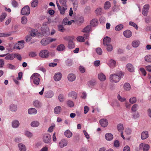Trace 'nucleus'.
<instances>
[{
    "instance_id": "f257e3e1",
    "label": "nucleus",
    "mask_w": 151,
    "mask_h": 151,
    "mask_svg": "<svg viewBox=\"0 0 151 151\" xmlns=\"http://www.w3.org/2000/svg\"><path fill=\"white\" fill-rule=\"evenodd\" d=\"M124 75V73L121 71L111 74L109 76V80L112 83H117L119 81Z\"/></svg>"
},
{
    "instance_id": "f03ea898",
    "label": "nucleus",
    "mask_w": 151,
    "mask_h": 151,
    "mask_svg": "<svg viewBox=\"0 0 151 151\" xmlns=\"http://www.w3.org/2000/svg\"><path fill=\"white\" fill-rule=\"evenodd\" d=\"M40 75L39 74L35 73L32 75L30 77V79L33 81V83L35 85H38L39 84L40 81Z\"/></svg>"
},
{
    "instance_id": "7ed1b4c3",
    "label": "nucleus",
    "mask_w": 151,
    "mask_h": 151,
    "mask_svg": "<svg viewBox=\"0 0 151 151\" xmlns=\"http://www.w3.org/2000/svg\"><path fill=\"white\" fill-rule=\"evenodd\" d=\"M69 36L67 37L64 38V39L68 42V47L70 49H72L75 47V44L74 42L70 38Z\"/></svg>"
},
{
    "instance_id": "20e7f679",
    "label": "nucleus",
    "mask_w": 151,
    "mask_h": 151,
    "mask_svg": "<svg viewBox=\"0 0 151 151\" xmlns=\"http://www.w3.org/2000/svg\"><path fill=\"white\" fill-rule=\"evenodd\" d=\"M30 9L29 7L26 6L23 7L21 11V13L22 15H28L30 14Z\"/></svg>"
},
{
    "instance_id": "39448f33",
    "label": "nucleus",
    "mask_w": 151,
    "mask_h": 151,
    "mask_svg": "<svg viewBox=\"0 0 151 151\" xmlns=\"http://www.w3.org/2000/svg\"><path fill=\"white\" fill-rule=\"evenodd\" d=\"M51 139V135L48 133L45 134L43 136L42 139L43 142L46 144L50 143Z\"/></svg>"
},
{
    "instance_id": "423d86ee",
    "label": "nucleus",
    "mask_w": 151,
    "mask_h": 151,
    "mask_svg": "<svg viewBox=\"0 0 151 151\" xmlns=\"http://www.w3.org/2000/svg\"><path fill=\"white\" fill-rule=\"evenodd\" d=\"M49 52L47 50H42L39 54V56L42 58H47L49 56Z\"/></svg>"
},
{
    "instance_id": "0eeeda50",
    "label": "nucleus",
    "mask_w": 151,
    "mask_h": 151,
    "mask_svg": "<svg viewBox=\"0 0 151 151\" xmlns=\"http://www.w3.org/2000/svg\"><path fill=\"white\" fill-rule=\"evenodd\" d=\"M24 41L23 40L18 41L17 43L14 45V48L18 50L24 47Z\"/></svg>"
},
{
    "instance_id": "6e6552de",
    "label": "nucleus",
    "mask_w": 151,
    "mask_h": 151,
    "mask_svg": "<svg viewBox=\"0 0 151 151\" xmlns=\"http://www.w3.org/2000/svg\"><path fill=\"white\" fill-rule=\"evenodd\" d=\"M149 8V6L148 4H146L144 6L142 12V14L143 15L145 16L147 15Z\"/></svg>"
},
{
    "instance_id": "1a4fd4ad",
    "label": "nucleus",
    "mask_w": 151,
    "mask_h": 151,
    "mask_svg": "<svg viewBox=\"0 0 151 151\" xmlns=\"http://www.w3.org/2000/svg\"><path fill=\"white\" fill-rule=\"evenodd\" d=\"M99 122L101 126L103 127H106L108 125V121L106 119H102Z\"/></svg>"
},
{
    "instance_id": "9d476101",
    "label": "nucleus",
    "mask_w": 151,
    "mask_h": 151,
    "mask_svg": "<svg viewBox=\"0 0 151 151\" xmlns=\"http://www.w3.org/2000/svg\"><path fill=\"white\" fill-rule=\"evenodd\" d=\"M68 141L64 139L61 140L59 143V145L61 148L66 146L68 144Z\"/></svg>"
},
{
    "instance_id": "9b49d317",
    "label": "nucleus",
    "mask_w": 151,
    "mask_h": 151,
    "mask_svg": "<svg viewBox=\"0 0 151 151\" xmlns=\"http://www.w3.org/2000/svg\"><path fill=\"white\" fill-rule=\"evenodd\" d=\"M126 68L130 72H133L134 71V66L131 63L127 64L126 65Z\"/></svg>"
},
{
    "instance_id": "f8f14e48",
    "label": "nucleus",
    "mask_w": 151,
    "mask_h": 151,
    "mask_svg": "<svg viewBox=\"0 0 151 151\" xmlns=\"http://www.w3.org/2000/svg\"><path fill=\"white\" fill-rule=\"evenodd\" d=\"M62 78V74L60 72L57 73L55 74L54 76V79L55 81H60Z\"/></svg>"
},
{
    "instance_id": "ddd939ff",
    "label": "nucleus",
    "mask_w": 151,
    "mask_h": 151,
    "mask_svg": "<svg viewBox=\"0 0 151 151\" xmlns=\"http://www.w3.org/2000/svg\"><path fill=\"white\" fill-rule=\"evenodd\" d=\"M111 39L109 37L106 36L105 37L103 41V43L104 45H108L110 44L109 43L111 42Z\"/></svg>"
},
{
    "instance_id": "4468645a",
    "label": "nucleus",
    "mask_w": 151,
    "mask_h": 151,
    "mask_svg": "<svg viewBox=\"0 0 151 151\" xmlns=\"http://www.w3.org/2000/svg\"><path fill=\"white\" fill-rule=\"evenodd\" d=\"M149 137L148 133L147 131H145L142 132L141 138L142 139H145Z\"/></svg>"
},
{
    "instance_id": "2eb2a0df",
    "label": "nucleus",
    "mask_w": 151,
    "mask_h": 151,
    "mask_svg": "<svg viewBox=\"0 0 151 151\" xmlns=\"http://www.w3.org/2000/svg\"><path fill=\"white\" fill-rule=\"evenodd\" d=\"M33 105L36 108H39L42 106V103L38 100H35L33 102Z\"/></svg>"
},
{
    "instance_id": "dca6fc26",
    "label": "nucleus",
    "mask_w": 151,
    "mask_h": 151,
    "mask_svg": "<svg viewBox=\"0 0 151 151\" xmlns=\"http://www.w3.org/2000/svg\"><path fill=\"white\" fill-rule=\"evenodd\" d=\"M19 121L17 120H14L12 122V126L13 128H16L18 127L19 125Z\"/></svg>"
},
{
    "instance_id": "f3484780",
    "label": "nucleus",
    "mask_w": 151,
    "mask_h": 151,
    "mask_svg": "<svg viewBox=\"0 0 151 151\" xmlns=\"http://www.w3.org/2000/svg\"><path fill=\"white\" fill-rule=\"evenodd\" d=\"M123 34L124 36L127 38L130 37L132 35V32L129 30L124 31Z\"/></svg>"
},
{
    "instance_id": "a211bd4d",
    "label": "nucleus",
    "mask_w": 151,
    "mask_h": 151,
    "mask_svg": "<svg viewBox=\"0 0 151 151\" xmlns=\"http://www.w3.org/2000/svg\"><path fill=\"white\" fill-rule=\"evenodd\" d=\"M106 139L108 141L111 140L113 139V135L110 133H107L105 135Z\"/></svg>"
},
{
    "instance_id": "6ab92c4d",
    "label": "nucleus",
    "mask_w": 151,
    "mask_h": 151,
    "mask_svg": "<svg viewBox=\"0 0 151 151\" xmlns=\"http://www.w3.org/2000/svg\"><path fill=\"white\" fill-rule=\"evenodd\" d=\"M19 150L20 151H26V148L25 146L22 143H20L18 145Z\"/></svg>"
},
{
    "instance_id": "aec40b11",
    "label": "nucleus",
    "mask_w": 151,
    "mask_h": 151,
    "mask_svg": "<svg viewBox=\"0 0 151 151\" xmlns=\"http://www.w3.org/2000/svg\"><path fill=\"white\" fill-rule=\"evenodd\" d=\"M17 109V106L15 104H12L9 106V109L12 111H16Z\"/></svg>"
},
{
    "instance_id": "412c9836",
    "label": "nucleus",
    "mask_w": 151,
    "mask_h": 151,
    "mask_svg": "<svg viewBox=\"0 0 151 151\" xmlns=\"http://www.w3.org/2000/svg\"><path fill=\"white\" fill-rule=\"evenodd\" d=\"M65 136L68 138L71 137L73 135L72 133L69 129H68L64 132Z\"/></svg>"
},
{
    "instance_id": "4be33fe9",
    "label": "nucleus",
    "mask_w": 151,
    "mask_h": 151,
    "mask_svg": "<svg viewBox=\"0 0 151 151\" xmlns=\"http://www.w3.org/2000/svg\"><path fill=\"white\" fill-rule=\"evenodd\" d=\"M99 79L101 81H104L106 80V76L102 73H100L98 74Z\"/></svg>"
},
{
    "instance_id": "5701e85b",
    "label": "nucleus",
    "mask_w": 151,
    "mask_h": 151,
    "mask_svg": "<svg viewBox=\"0 0 151 151\" xmlns=\"http://www.w3.org/2000/svg\"><path fill=\"white\" fill-rule=\"evenodd\" d=\"M45 96L46 97L49 98H51L54 95L53 93L51 91H49L45 93Z\"/></svg>"
},
{
    "instance_id": "b1692460",
    "label": "nucleus",
    "mask_w": 151,
    "mask_h": 151,
    "mask_svg": "<svg viewBox=\"0 0 151 151\" xmlns=\"http://www.w3.org/2000/svg\"><path fill=\"white\" fill-rule=\"evenodd\" d=\"M116 62L114 60L111 59L109 60L108 65L111 68H114L116 66Z\"/></svg>"
},
{
    "instance_id": "393cba45",
    "label": "nucleus",
    "mask_w": 151,
    "mask_h": 151,
    "mask_svg": "<svg viewBox=\"0 0 151 151\" xmlns=\"http://www.w3.org/2000/svg\"><path fill=\"white\" fill-rule=\"evenodd\" d=\"M62 110L61 106H56L54 109V112L56 114H59Z\"/></svg>"
},
{
    "instance_id": "a878e982",
    "label": "nucleus",
    "mask_w": 151,
    "mask_h": 151,
    "mask_svg": "<svg viewBox=\"0 0 151 151\" xmlns=\"http://www.w3.org/2000/svg\"><path fill=\"white\" fill-rule=\"evenodd\" d=\"M76 77L73 74H69L68 77V80L70 81H73L76 79Z\"/></svg>"
},
{
    "instance_id": "bb28decb",
    "label": "nucleus",
    "mask_w": 151,
    "mask_h": 151,
    "mask_svg": "<svg viewBox=\"0 0 151 151\" xmlns=\"http://www.w3.org/2000/svg\"><path fill=\"white\" fill-rule=\"evenodd\" d=\"M28 114H35L37 113V111L35 109L31 108L28 109Z\"/></svg>"
},
{
    "instance_id": "cd10ccee",
    "label": "nucleus",
    "mask_w": 151,
    "mask_h": 151,
    "mask_svg": "<svg viewBox=\"0 0 151 151\" xmlns=\"http://www.w3.org/2000/svg\"><path fill=\"white\" fill-rule=\"evenodd\" d=\"M124 90L126 91H129L131 88L130 85L129 83H125L124 84Z\"/></svg>"
},
{
    "instance_id": "c85d7f7f",
    "label": "nucleus",
    "mask_w": 151,
    "mask_h": 151,
    "mask_svg": "<svg viewBox=\"0 0 151 151\" xmlns=\"http://www.w3.org/2000/svg\"><path fill=\"white\" fill-rule=\"evenodd\" d=\"M69 97H71L76 99L77 97V96L76 92L74 91H71L70 92L68 95Z\"/></svg>"
},
{
    "instance_id": "c756f323",
    "label": "nucleus",
    "mask_w": 151,
    "mask_h": 151,
    "mask_svg": "<svg viewBox=\"0 0 151 151\" xmlns=\"http://www.w3.org/2000/svg\"><path fill=\"white\" fill-rule=\"evenodd\" d=\"M41 44L43 46H45L49 43L48 38L43 39L40 42Z\"/></svg>"
},
{
    "instance_id": "7c9ffc66",
    "label": "nucleus",
    "mask_w": 151,
    "mask_h": 151,
    "mask_svg": "<svg viewBox=\"0 0 151 151\" xmlns=\"http://www.w3.org/2000/svg\"><path fill=\"white\" fill-rule=\"evenodd\" d=\"M67 6L63 7L61 6V7H59V9H58L60 11V14H64L65 11L67 9Z\"/></svg>"
},
{
    "instance_id": "2f4dec72",
    "label": "nucleus",
    "mask_w": 151,
    "mask_h": 151,
    "mask_svg": "<svg viewBox=\"0 0 151 151\" xmlns=\"http://www.w3.org/2000/svg\"><path fill=\"white\" fill-rule=\"evenodd\" d=\"M65 49V46L63 44H61L58 46L57 48V50L59 51H63Z\"/></svg>"
},
{
    "instance_id": "473e14b6",
    "label": "nucleus",
    "mask_w": 151,
    "mask_h": 151,
    "mask_svg": "<svg viewBox=\"0 0 151 151\" xmlns=\"http://www.w3.org/2000/svg\"><path fill=\"white\" fill-rule=\"evenodd\" d=\"M140 42L138 40H135L132 43V45L134 47H137L139 45Z\"/></svg>"
},
{
    "instance_id": "72a5a7b5",
    "label": "nucleus",
    "mask_w": 151,
    "mask_h": 151,
    "mask_svg": "<svg viewBox=\"0 0 151 151\" xmlns=\"http://www.w3.org/2000/svg\"><path fill=\"white\" fill-rule=\"evenodd\" d=\"M58 30L59 31L62 32H64L65 29L62 24H59L58 26Z\"/></svg>"
},
{
    "instance_id": "f704fd0d",
    "label": "nucleus",
    "mask_w": 151,
    "mask_h": 151,
    "mask_svg": "<svg viewBox=\"0 0 151 151\" xmlns=\"http://www.w3.org/2000/svg\"><path fill=\"white\" fill-rule=\"evenodd\" d=\"M5 58L6 60H12L14 58V54H10L6 56Z\"/></svg>"
},
{
    "instance_id": "c9c22d12",
    "label": "nucleus",
    "mask_w": 151,
    "mask_h": 151,
    "mask_svg": "<svg viewBox=\"0 0 151 151\" xmlns=\"http://www.w3.org/2000/svg\"><path fill=\"white\" fill-rule=\"evenodd\" d=\"M90 24L92 26H96L98 24V20L96 19H93L91 22Z\"/></svg>"
},
{
    "instance_id": "e433bc0d",
    "label": "nucleus",
    "mask_w": 151,
    "mask_h": 151,
    "mask_svg": "<svg viewBox=\"0 0 151 151\" xmlns=\"http://www.w3.org/2000/svg\"><path fill=\"white\" fill-rule=\"evenodd\" d=\"M111 7V4L109 1H106L105 3L104 8L105 9H107Z\"/></svg>"
},
{
    "instance_id": "4c0bfd02",
    "label": "nucleus",
    "mask_w": 151,
    "mask_h": 151,
    "mask_svg": "<svg viewBox=\"0 0 151 151\" xmlns=\"http://www.w3.org/2000/svg\"><path fill=\"white\" fill-rule=\"evenodd\" d=\"M39 123L38 122L35 121L32 122L31 124V126L33 127H37L39 125Z\"/></svg>"
},
{
    "instance_id": "58836bf2",
    "label": "nucleus",
    "mask_w": 151,
    "mask_h": 151,
    "mask_svg": "<svg viewBox=\"0 0 151 151\" xmlns=\"http://www.w3.org/2000/svg\"><path fill=\"white\" fill-rule=\"evenodd\" d=\"M117 128L119 131L122 132L124 129L123 125L121 124H119L117 125Z\"/></svg>"
},
{
    "instance_id": "ea45409f",
    "label": "nucleus",
    "mask_w": 151,
    "mask_h": 151,
    "mask_svg": "<svg viewBox=\"0 0 151 151\" xmlns=\"http://www.w3.org/2000/svg\"><path fill=\"white\" fill-rule=\"evenodd\" d=\"M38 32L36 29H33L32 30L30 35L32 36L35 37L38 34Z\"/></svg>"
},
{
    "instance_id": "a19ab883",
    "label": "nucleus",
    "mask_w": 151,
    "mask_h": 151,
    "mask_svg": "<svg viewBox=\"0 0 151 151\" xmlns=\"http://www.w3.org/2000/svg\"><path fill=\"white\" fill-rule=\"evenodd\" d=\"M124 27L123 25L120 24L117 25L115 27L116 31H120Z\"/></svg>"
},
{
    "instance_id": "79ce46f5",
    "label": "nucleus",
    "mask_w": 151,
    "mask_h": 151,
    "mask_svg": "<svg viewBox=\"0 0 151 151\" xmlns=\"http://www.w3.org/2000/svg\"><path fill=\"white\" fill-rule=\"evenodd\" d=\"M67 104L68 106L70 107H72L74 106V104L73 102L71 100H68L67 101Z\"/></svg>"
},
{
    "instance_id": "37998d69",
    "label": "nucleus",
    "mask_w": 151,
    "mask_h": 151,
    "mask_svg": "<svg viewBox=\"0 0 151 151\" xmlns=\"http://www.w3.org/2000/svg\"><path fill=\"white\" fill-rule=\"evenodd\" d=\"M91 27L90 26L88 25L84 28L82 32H89L91 29Z\"/></svg>"
},
{
    "instance_id": "c03bdc74",
    "label": "nucleus",
    "mask_w": 151,
    "mask_h": 151,
    "mask_svg": "<svg viewBox=\"0 0 151 151\" xmlns=\"http://www.w3.org/2000/svg\"><path fill=\"white\" fill-rule=\"evenodd\" d=\"M38 3V0H34L31 3V6L32 7H35L37 5Z\"/></svg>"
},
{
    "instance_id": "a18cd8bd",
    "label": "nucleus",
    "mask_w": 151,
    "mask_h": 151,
    "mask_svg": "<svg viewBox=\"0 0 151 151\" xmlns=\"http://www.w3.org/2000/svg\"><path fill=\"white\" fill-rule=\"evenodd\" d=\"M21 23L23 24H25L27 22V17L25 16L23 17L21 19Z\"/></svg>"
},
{
    "instance_id": "49530a36",
    "label": "nucleus",
    "mask_w": 151,
    "mask_h": 151,
    "mask_svg": "<svg viewBox=\"0 0 151 151\" xmlns=\"http://www.w3.org/2000/svg\"><path fill=\"white\" fill-rule=\"evenodd\" d=\"M6 14L5 13H3L0 16V22H2L6 16Z\"/></svg>"
},
{
    "instance_id": "de8ad7c7",
    "label": "nucleus",
    "mask_w": 151,
    "mask_h": 151,
    "mask_svg": "<svg viewBox=\"0 0 151 151\" xmlns=\"http://www.w3.org/2000/svg\"><path fill=\"white\" fill-rule=\"evenodd\" d=\"M14 58H16L17 59L20 60L21 61L22 59V57L21 55L18 53H16L15 54H14Z\"/></svg>"
},
{
    "instance_id": "09e8293b",
    "label": "nucleus",
    "mask_w": 151,
    "mask_h": 151,
    "mask_svg": "<svg viewBox=\"0 0 151 151\" xmlns=\"http://www.w3.org/2000/svg\"><path fill=\"white\" fill-rule=\"evenodd\" d=\"M129 101L132 104H133L136 103L137 101V99L136 97H133L129 99Z\"/></svg>"
},
{
    "instance_id": "8fccbe9b",
    "label": "nucleus",
    "mask_w": 151,
    "mask_h": 151,
    "mask_svg": "<svg viewBox=\"0 0 151 151\" xmlns=\"http://www.w3.org/2000/svg\"><path fill=\"white\" fill-rule=\"evenodd\" d=\"M129 24L134 27L136 29H138V27L136 24L132 22H130L129 23Z\"/></svg>"
},
{
    "instance_id": "3c124183",
    "label": "nucleus",
    "mask_w": 151,
    "mask_h": 151,
    "mask_svg": "<svg viewBox=\"0 0 151 151\" xmlns=\"http://www.w3.org/2000/svg\"><path fill=\"white\" fill-rule=\"evenodd\" d=\"M150 149V146L148 144H145L143 148V151H148Z\"/></svg>"
},
{
    "instance_id": "603ef678",
    "label": "nucleus",
    "mask_w": 151,
    "mask_h": 151,
    "mask_svg": "<svg viewBox=\"0 0 151 151\" xmlns=\"http://www.w3.org/2000/svg\"><path fill=\"white\" fill-rule=\"evenodd\" d=\"M145 60L148 62H151V55H148L145 58Z\"/></svg>"
},
{
    "instance_id": "864d4df0",
    "label": "nucleus",
    "mask_w": 151,
    "mask_h": 151,
    "mask_svg": "<svg viewBox=\"0 0 151 151\" xmlns=\"http://www.w3.org/2000/svg\"><path fill=\"white\" fill-rule=\"evenodd\" d=\"M139 116V114L138 112H135L132 115V118L134 119L138 118Z\"/></svg>"
},
{
    "instance_id": "5fc2aeb1",
    "label": "nucleus",
    "mask_w": 151,
    "mask_h": 151,
    "mask_svg": "<svg viewBox=\"0 0 151 151\" xmlns=\"http://www.w3.org/2000/svg\"><path fill=\"white\" fill-rule=\"evenodd\" d=\"M107 46L106 49L109 52L113 50L112 46L111 44H109L108 45H105Z\"/></svg>"
},
{
    "instance_id": "6e6d98bb",
    "label": "nucleus",
    "mask_w": 151,
    "mask_h": 151,
    "mask_svg": "<svg viewBox=\"0 0 151 151\" xmlns=\"http://www.w3.org/2000/svg\"><path fill=\"white\" fill-rule=\"evenodd\" d=\"M77 40L78 41L83 42H84V37L81 36H79L77 37Z\"/></svg>"
},
{
    "instance_id": "4d7b16f0",
    "label": "nucleus",
    "mask_w": 151,
    "mask_h": 151,
    "mask_svg": "<svg viewBox=\"0 0 151 151\" xmlns=\"http://www.w3.org/2000/svg\"><path fill=\"white\" fill-rule=\"evenodd\" d=\"M96 51L97 53L99 55H101L102 53V51L101 49L99 47H98L96 49Z\"/></svg>"
},
{
    "instance_id": "13d9d810",
    "label": "nucleus",
    "mask_w": 151,
    "mask_h": 151,
    "mask_svg": "<svg viewBox=\"0 0 151 151\" xmlns=\"http://www.w3.org/2000/svg\"><path fill=\"white\" fill-rule=\"evenodd\" d=\"M12 6L14 7H17L18 6V4L17 2L15 0H13L12 2Z\"/></svg>"
},
{
    "instance_id": "bf43d9fd",
    "label": "nucleus",
    "mask_w": 151,
    "mask_h": 151,
    "mask_svg": "<svg viewBox=\"0 0 151 151\" xmlns=\"http://www.w3.org/2000/svg\"><path fill=\"white\" fill-rule=\"evenodd\" d=\"M59 2L62 5V6H66V0H59Z\"/></svg>"
},
{
    "instance_id": "052dcab7",
    "label": "nucleus",
    "mask_w": 151,
    "mask_h": 151,
    "mask_svg": "<svg viewBox=\"0 0 151 151\" xmlns=\"http://www.w3.org/2000/svg\"><path fill=\"white\" fill-rule=\"evenodd\" d=\"M137 107L138 105L137 104H135L134 105L132 108V111L133 112H135L137 109Z\"/></svg>"
},
{
    "instance_id": "680f3d73",
    "label": "nucleus",
    "mask_w": 151,
    "mask_h": 151,
    "mask_svg": "<svg viewBox=\"0 0 151 151\" xmlns=\"http://www.w3.org/2000/svg\"><path fill=\"white\" fill-rule=\"evenodd\" d=\"M117 99L118 100L121 102H123L126 100V99L120 96L119 94L117 96Z\"/></svg>"
},
{
    "instance_id": "e2e57ef3",
    "label": "nucleus",
    "mask_w": 151,
    "mask_h": 151,
    "mask_svg": "<svg viewBox=\"0 0 151 151\" xmlns=\"http://www.w3.org/2000/svg\"><path fill=\"white\" fill-rule=\"evenodd\" d=\"M25 134L26 136L29 137H31L32 136V133L28 131L25 132Z\"/></svg>"
},
{
    "instance_id": "0e129e2a",
    "label": "nucleus",
    "mask_w": 151,
    "mask_h": 151,
    "mask_svg": "<svg viewBox=\"0 0 151 151\" xmlns=\"http://www.w3.org/2000/svg\"><path fill=\"white\" fill-rule=\"evenodd\" d=\"M32 39V36L30 35H27L25 37V40L27 42H29Z\"/></svg>"
},
{
    "instance_id": "69168bd1",
    "label": "nucleus",
    "mask_w": 151,
    "mask_h": 151,
    "mask_svg": "<svg viewBox=\"0 0 151 151\" xmlns=\"http://www.w3.org/2000/svg\"><path fill=\"white\" fill-rule=\"evenodd\" d=\"M58 98L59 101L61 102H63L64 101L63 96L62 94L59 95Z\"/></svg>"
},
{
    "instance_id": "338daca9",
    "label": "nucleus",
    "mask_w": 151,
    "mask_h": 151,
    "mask_svg": "<svg viewBox=\"0 0 151 151\" xmlns=\"http://www.w3.org/2000/svg\"><path fill=\"white\" fill-rule=\"evenodd\" d=\"M7 65L9 69L13 70L15 68V66L11 64H8Z\"/></svg>"
},
{
    "instance_id": "774afa93",
    "label": "nucleus",
    "mask_w": 151,
    "mask_h": 151,
    "mask_svg": "<svg viewBox=\"0 0 151 151\" xmlns=\"http://www.w3.org/2000/svg\"><path fill=\"white\" fill-rule=\"evenodd\" d=\"M102 9L101 8H97L96 10V13L98 14H101Z\"/></svg>"
}]
</instances>
